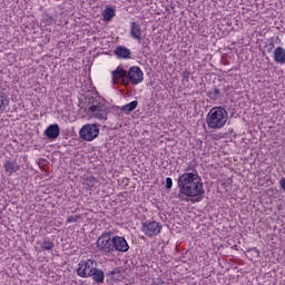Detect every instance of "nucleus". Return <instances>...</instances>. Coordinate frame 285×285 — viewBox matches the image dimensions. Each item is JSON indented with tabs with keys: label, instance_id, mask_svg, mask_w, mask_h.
<instances>
[{
	"label": "nucleus",
	"instance_id": "nucleus-5",
	"mask_svg": "<svg viewBox=\"0 0 285 285\" xmlns=\"http://www.w3.org/2000/svg\"><path fill=\"white\" fill-rule=\"evenodd\" d=\"M96 266L97 262L94 259L81 261L78 264L77 275L83 278L92 277V272L95 271Z\"/></svg>",
	"mask_w": 285,
	"mask_h": 285
},
{
	"label": "nucleus",
	"instance_id": "nucleus-21",
	"mask_svg": "<svg viewBox=\"0 0 285 285\" xmlns=\"http://www.w3.org/2000/svg\"><path fill=\"white\" fill-rule=\"evenodd\" d=\"M41 248L42 250H52L55 248V243L50 240H43V243L41 244Z\"/></svg>",
	"mask_w": 285,
	"mask_h": 285
},
{
	"label": "nucleus",
	"instance_id": "nucleus-4",
	"mask_svg": "<svg viewBox=\"0 0 285 285\" xmlns=\"http://www.w3.org/2000/svg\"><path fill=\"white\" fill-rule=\"evenodd\" d=\"M79 135L85 141H95L99 137V127L96 124L83 125Z\"/></svg>",
	"mask_w": 285,
	"mask_h": 285
},
{
	"label": "nucleus",
	"instance_id": "nucleus-9",
	"mask_svg": "<svg viewBox=\"0 0 285 285\" xmlns=\"http://www.w3.org/2000/svg\"><path fill=\"white\" fill-rule=\"evenodd\" d=\"M97 247L99 248V250H104V253H112L114 246L110 234H102L97 240Z\"/></svg>",
	"mask_w": 285,
	"mask_h": 285
},
{
	"label": "nucleus",
	"instance_id": "nucleus-23",
	"mask_svg": "<svg viewBox=\"0 0 285 285\" xmlns=\"http://www.w3.org/2000/svg\"><path fill=\"white\" fill-rule=\"evenodd\" d=\"M166 188L168 189L173 188V178L170 177L166 178Z\"/></svg>",
	"mask_w": 285,
	"mask_h": 285
},
{
	"label": "nucleus",
	"instance_id": "nucleus-2",
	"mask_svg": "<svg viewBox=\"0 0 285 285\" xmlns=\"http://www.w3.org/2000/svg\"><path fill=\"white\" fill-rule=\"evenodd\" d=\"M205 121L212 130H222L228 124V111L224 107H213L207 112Z\"/></svg>",
	"mask_w": 285,
	"mask_h": 285
},
{
	"label": "nucleus",
	"instance_id": "nucleus-17",
	"mask_svg": "<svg viewBox=\"0 0 285 285\" xmlns=\"http://www.w3.org/2000/svg\"><path fill=\"white\" fill-rule=\"evenodd\" d=\"M108 277L112 282H121V279H124V271L120 268H115L108 273Z\"/></svg>",
	"mask_w": 285,
	"mask_h": 285
},
{
	"label": "nucleus",
	"instance_id": "nucleus-14",
	"mask_svg": "<svg viewBox=\"0 0 285 285\" xmlns=\"http://www.w3.org/2000/svg\"><path fill=\"white\" fill-rule=\"evenodd\" d=\"M114 52L118 59H130V56L132 55L130 49L124 46L117 47Z\"/></svg>",
	"mask_w": 285,
	"mask_h": 285
},
{
	"label": "nucleus",
	"instance_id": "nucleus-3",
	"mask_svg": "<svg viewBox=\"0 0 285 285\" xmlns=\"http://www.w3.org/2000/svg\"><path fill=\"white\" fill-rule=\"evenodd\" d=\"M88 117H95L99 121L108 119V107L104 102L97 100L92 101L91 106L87 109Z\"/></svg>",
	"mask_w": 285,
	"mask_h": 285
},
{
	"label": "nucleus",
	"instance_id": "nucleus-16",
	"mask_svg": "<svg viewBox=\"0 0 285 285\" xmlns=\"http://www.w3.org/2000/svg\"><path fill=\"white\" fill-rule=\"evenodd\" d=\"M91 277L94 282H96L97 284H104V281L106 279V275L104 274V271L97 267L94 268Z\"/></svg>",
	"mask_w": 285,
	"mask_h": 285
},
{
	"label": "nucleus",
	"instance_id": "nucleus-20",
	"mask_svg": "<svg viewBox=\"0 0 285 285\" xmlns=\"http://www.w3.org/2000/svg\"><path fill=\"white\" fill-rule=\"evenodd\" d=\"M137 106H139V102H137V100H134L127 105H124L121 107L122 112H126L128 115V112H132V110H135L137 108Z\"/></svg>",
	"mask_w": 285,
	"mask_h": 285
},
{
	"label": "nucleus",
	"instance_id": "nucleus-25",
	"mask_svg": "<svg viewBox=\"0 0 285 285\" xmlns=\"http://www.w3.org/2000/svg\"><path fill=\"white\" fill-rule=\"evenodd\" d=\"M153 285H166L163 281H156L153 283Z\"/></svg>",
	"mask_w": 285,
	"mask_h": 285
},
{
	"label": "nucleus",
	"instance_id": "nucleus-7",
	"mask_svg": "<svg viewBox=\"0 0 285 285\" xmlns=\"http://www.w3.org/2000/svg\"><path fill=\"white\" fill-rule=\"evenodd\" d=\"M144 81V71L141 68L134 66L130 67L127 71V86L131 83V86H139Z\"/></svg>",
	"mask_w": 285,
	"mask_h": 285
},
{
	"label": "nucleus",
	"instance_id": "nucleus-18",
	"mask_svg": "<svg viewBox=\"0 0 285 285\" xmlns=\"http://www.w3.org/2000/svg\"><path fill=\"white\" fill-rule=\"evenodd\" d=\"M274 60L276 63H285V49L282 47H277L274 50Z\"/></svg>",
	"mask_w": 285,
	"mask_h": 285
},
{
	"label": "nucleus",
	"instance_id": "nucleus-10",
	"mask_svg": "<svg viewBox=\"0 0 285 285\" xmlns=\"http://www.w3.org/2000/svg\"><path fill=\"white\" fill-rule=\"evenodd\" d=\"M112 246L114 250H117L118 253H128V250L130 249L128 242L121 236L112 237Z\"/></svg>",
	"mask_w": 285,
	"mask_h": 285
},
{
	"label": "nucleus",
	"instance_id": "nucleus-1",
	"mask_svg": "<svg viewBox=\"0 0 285 285\" xmlns=\"http://www.w3.org/2000/svg\"><path fill=\"white\" fill-rule=\"evenodd\" d=\"M178 188L180 190L179 198L190 197L195 202H202L206 190H204V181L197 171H187L178 177Z\"/></svg>",
	"mask_w": 285,
	"mask_h": 285
},
{
	"label": "nucleus",
	"instance_id": "nucleus-15",
	"mask_svg": "<svg viewBox=\"0 0 285 285\" xmlns=\"http://www.w3.org/2000/svg\"><path fill=\"white\" fill-rule=\"evenodd\" d=\"M10 107V98L3 91H0V115H3Z\"/></svg>",
	"mask_w": 285,
	"mask_h": 285
},
{
	"label": "nucleus",
	"instance_id": "nucleus-6",
	"mask_svg": "<svg viewBox=\"0 0 285 285\" xmlns=\"http://www.w3.org/2000/svg\"><path fill=\"white\" fill-rule=\"evenodd\" d=\"M141 233L147 237H157L161 233V224L156 220H147L141 225Z\"/></svg>",
	"mask_w": 285,
	"mask_h": 285
},
{
	"label": "nucleus",
	"instance_id": "nucleus-24",
	"mask_svg": "<svg viewBox=\"0 0 285 285\" xmlns=\"http://www.w3.org/2000/svg\"><path fill=\"white\" fill-rule=\"evenodd\" d=\"M279 186L283 190H285V177L281 178Z\"/></svg>",
	"mask_w": 285,
	"mask_h": 285
},
{
	"label": "nucleus",
	"instance_id": "nucleus-8",
	"mask_svg": "<svg viewBox=\"0 0 285 285\" xmlns=\"http://www.w3.org/2000/svg\"><path fill=\"white\" fill-rule=\"evenodd\" d=\"M111 82L114 86H117V83L128 86V71L124 67L118 66L116 70L111 71Z\"/></svg>",
	"mask_w": 285,
	"mask_h": 285
},
{
	"label": "nucleus",
	"instance_id": "nucleus-11",
	"mask_svg": "<svg viewBox=\"0 0 285 285\" xmlns=\"http://www.w3.org/2000/svg\"><path fill=\"white\" fill-rule=\"evenodd\" d=\"M130 37L141 43L144 41V30H141V24L138 22H131L130 24Z\"/></svg>",
	"mask_w": 285,
	"mask_h": 285
},
{
	"label": "nucleus",
	"instance_id": "nucleus-13",
	"mask_svg": "<svg viewBox=\"0 0 285 285\" xmlns=\"http://www.w3.org/2000/svg\"><path fill=\"white\" fill-rule=\"evenodd\" d=\"M45 135L48 139H57V137L61 135V129L59 128V125L53 124L47 127Z\"/></svg>",
	"mask_w": 285,
	"mask_h": 285
},
{
	"label": "nucleus",
	"instance_id": "nucleus-12",
	"mask_svg": "<svg viewBox=\"0 0 285 285\" xmlns=\"http://www.w3.org/2000/svg\"><path fill=\"white\" fill-rule=\"evenodd\" d=\"M4 173L11 177V175H14V173H18V170L21 168L19 164H17L16 160H7L3 163Z\"/></svg>",
	"mask_w": 285,
	"mask_h": 285
},
{
	"label": "nucleus",
	"instance_id": "nucleus-22",
	"mask_svg": "<svg viewBox=\"0 0 285 285\" xmlns=\"http://www.w3.org/2000/svg\"><path fill=\"white\" fill-rule=\"evenodd\" d=\"M67 222L68 224H77V222H79V216L78 215L68 216Z\"/></svg>",
	"mask_w": 285,
	"mask_h": 285
},
{
	"label": "nucleus",
	"instance_id": "nucleus-19",
	"mask_svg": "<svg viewBox=\"0 0 285 285\" xmlns=\"http://www.w3.org/2000/svg\"><path fill=\"white\" fill-rule=\"evenodd\" d=\"M115 7H106L102 12L104 21H112V19H115Z\"/></svg>",
	"mask_w": 285,
	"mask_h": 285
}]
</instances>
